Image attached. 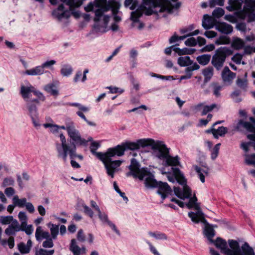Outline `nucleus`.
<instances>
[{
    "instance_id": "obj_29",
    "label": "nucleus",
    "mask_w": 255,
    "mask_h": 255,
    "mask_svg": "<svg viewBox=\"0 0 255 255\" xmlns=\"http://www.w3.org/2000/svg\"><path fill=\"white\" fill-rule=\"evenodd\" d=\"M204 234L210 242L213 241V238L215 235V231L213 225L205 227Z\"/></svg>"
},
{
    "instance_id": "obj_19",
    "label": "nucleus",
    "mask_w": 255,
    "mask_h": 255,
    "mask_svg": "<svg viewBox=\"0 0 255 255\" xmlns=\"http://www.w3.org/2000/svg\"><path fill=\"white\" fill-rule=\"evenodd\" d=\"M98 216L100 220L104 223H107L111 228L119 236L120 235L119 231L116 228V225L108 219L107 214L105 213H102L101 210L98 212Z\"/></svg>"
},
{
    "instance_id": "obj_35",
    "label": "nucleus",
    "mask_w": 255,
    "mask_h": 255,
    "mask_svg": "<svg viewBox=\"0 0 255 255\" xmlns=\"http://www.w3.org/2000/svg\"><path fill=\"white\" fill-rule=\"evenodd\" d=\"M47 227L50 229L51 237L53 240H55L59 233V226L49 223L47 224Z\"/></svg>"
},
{
    "instance_id": "obj_49",
    "label": "nucleus",
    "mask_w": 255,
    "mask_h": 255,
    "mask_svg": "<svg viewBox=\"0 0 255 255\" xmlns=\"http://www.w3.org/2000/svg\"><path fill=\"white\" fill-rule=\"evenodd\" d=\"M74 122L70 119H66L65 122V126H59V130L60 129L66 130L67 133L70 129Z\"/></svg>"
},
{
    "instance_id": "obj_47",
    "label": "nucleus",
    "mask_w": 255,
    "mask_h": 255,
    "mask_svg": "<svg viewBox=\"0 0 255 255\" xmlns=\"http://www.w3.org/2000/svg\"><path fill=\"white\" fill-rule=\"evenodd\" d=\"M18 218L20 221V226H25L27 222V216L24 212L20 211L18 214Z\"/></svg>"
},
{
    "instance_id": "obj_15",
    "label": "nucleus",
    "mask_w": 255,
    "mask_h": 255,
    "mask_svg": "<svg viewBox=\"0 0 255 255\" xmlns=\"http://www.w3.org/2000/svg\"><path fill=\"white\" fill-rule=\"evenodd\" d=\"M215 25L217 30L224 34H230L233 30V27L231 25L224 22L215 21Z\"/></svg>"
},
{
    "instance_id": "obj_58",
    "label": "nucleus",
    "mask_w": 255,
    "mask_h": 255,
    "mask_svg": "<svg viewBox=\"0 0 255 255\" xmlns=\"http://www.w3.org/2000/svg\"><path fill=\"white\" fill-rule=\"evenodd\" d=\"M197 198L195 195L193 197L189 198V201L188 203L186 204V206L189 209L193 208L194 205L197 202Z\"/></svg>"
},
{
    "instance_id": "obj_50",
    "label": "nucleus",
    "mask_w": 255,
    "mask_h": 255,
    "mask_svg": "<svg viewBox=\"0 0 255 255\" xmlns=\"http://www.w3.org/2000/svg\"><path fill=\"white\" fill-rule=\"evenodd\" d=\"M18 251L22 254H28L30 250L28 248L24 243H20L17 245Z\"/></svg>"
},
{
    "instance_id": "obj_4",
    "label": "nucleus",
    "mask_w": 255,
    "mask_h": 255,
    "mask_svg": "<svg viewBox=\"0 0 255 255\" xmlns=\"http://www.w3.org/2000/svg\"><path fill=\"white\" fill-rule=\"evenodd\" d=\"M233 50L227 46H221L215 51L212 56L211 64L217 71H220L224 66L227 58L233 54Z\"/></svg>"
},
{
    "instance_id": "obj_48",
    "label": "nucleus",
    "mask_w": 255,
    "mask_h": 255,
    "mask_svg": "<svg viewBox=\"0 0 255 255\" xmlns=\"http://www.w3.org/2000/svg\"><path fill=\"white\" fill-rule=\"evenodd\" d=\"M230 38L225 35H221L219 38L216 41V44L217 45L221 44H228L230 43Z\"/></svg>"
},
{
    "instance_id": "obj_28",
    "label": "nucleus",
    "mask_w": 255,
    "mask_h": 255,
    "mask_svg": "<svg viewBox=\"0 0 255 255\" xmlns=\"http://www.w3.org/2000/svg\"><path fill=\"white\" fill-rule=\"evenodd\" d=\"M228 3L229 5L227 6L226 8L229 11H233L239 9L242 6L241 0H229Z\"/></svg>"
},
{
    "instance_id": "obj_38",
    "label": "nucleus",
    "mask_w": 255,
    "mask_h": 255,
    "mask_svg": "<svg viewBox=\"0 0 255 255\" xmlns=\"http://www.w3.org/2000/svg\"><path fill=\"white\" fill-rule=\"evenodd\" d=\"M194 169L197 172L199 178H200L201 181L202 183L205 182V176L204 174H205L206 175L208 174V170H204L202 169L200 167L196 165L194 167Z\"/></svg>"
},
{
    "instance_id": "obj_27",
    "label": "nucleus",
    "mask_w": 255,
    "mask_h": 255,
    "mask_svg": "<svg viewBox=\"0 0 255 255\" xmlns=\"http://www.w3.org/2000/svg\"><path fill=\"white\" fill-rule=\"evenodd\" d=\"M241 127L246 128L250 132H255V126L250 122L240 120L237 124V128L239 129Z\"/></svg>"
},
{
    "instance_id": "obj_18",
    "label": "nucleus",
    "mask_w": 255,
    "mask_h": 255,
    "mask_svg": "<svg viewBox=\"0 0 255 255\" xmlns=\"http://www.w3.org/2000/svg\"><path fill=\"white\" fill-rule=\"evenodd\" d=\"M70 250L72 252L73 255H81L86 254V249L85 247L80 248L76 244V241L72 239L69 248Z\"/></svg>"
},
{
    "instance_id": "obj_37",
    "label": "nucleus",
    "mask_w": 255,
    "mask_h": 255,
    "mask_svg": "<svg viewBox=\"0 0 255 255\" xmlns=\"http://www.w3.org/2000/svg\"><path fill=\"white\" fill-rule=\"evenodd\" d=\"M211 58V56L210 54H203L198 56L196 60L200 64L205 66L209 63Z\"/></svg>"
},
{
    "instance_id": "obj_12",
    "label": "nucleus",
    "mask_w": 255,
    "mask_h": 255,
    "mask_svg": "<svg viewBox=\"0 0 255 255\" xmlns=\"http://www.w3.org/2000/svg\"><path fill=\"white\" fill-rule=\"evenodd\" d=\"M68 7L66 8L64 6L63 4H60L59 6L52 11V15L58 20H62V19L68 18L71 14L70 11L75 7H72L71 8Z\"/></svg>"
},
{
    "instance_id": "obj_6",
    "label": "nucleus",
    "mask_w": 255,
    "mask_h": 255,
    "mask_svg": "<svg viewBox=\"0 0 255 255\" xmlns=\"http://www.w3.org/2000/svg\"><path fill=\"white\" fill-rule=\"evenodd\" d=\"M228 243L231 249L227 248L226 255H255L254 249L247 242L242 246L241 248L236 240H229Z\"/></svg>"
},
{
    "instance_id": "obj_56",
    "label": "nucleus",
    "mask_w": 255,
    "mask_h": 255,
    "mask_svg": "<svg viewBox=\"0 0 255 255\" xmlns=\"http://www.w3.org/2000/svg\"><path fill=\"white\" fill-rule=\"evenodd\" d=\"M221 145V143H217L215 145V146L214 147L212 150L211 153V158L213 160L215 159L219 154V149H220V146Z\"/></svg>"
},
{
    "instance_id": "obj_26",
    "label": "nucleus",
    "mask_w": 255,
    "mask_h": 255,
    "mask_svg": "<svg viewBox=\"0 0 255 255\" xmlns=\"http://www.w3.org/2000/svg\"><path fill=\"white\" fill-rule=\"evenodd\" d=\"M129 63L131 68L136 67L137 65V57L138 55V52L134 48L131 49L129 53Z\"/></svg>"
},
{
    "instance_id": "obj_52",
    "label": "nucleus",
    "mask_w": 255,
    "mask_h": 255,
    "mask_svg": "<svg viewBox=\"0 0 255 255\" xmlns=\"http://www.w3.org/2000/svg\"><path fill=\"white\" fill-rule=\"evenodd\" d=\"M225 13L224 10L221 7L216 8L212 12V15L217 18H219L222 17Z\"/></svg>"
},
{
    "instance_id": "obj_33",
    "label": "nucleus",
    "mask_w": 255,
    "mask_h": 255,
    "mask_svg": "<svg viewBox=\"0 0 255 255\" xmlns=\"http://www.w3.org/2000/svg\"><path fill=\"white\" fill-rule=\"evenodd\" d=\"M13 204L19 208L25 207L27 203V200L25 198L19 199L17 195H15L12 198Z\"/></svg>"
},
{
    "instance_id": "obj_5",
    "label": "nucleus",
    "mask_w": 255,
    "mask_h": 255,
    "mask_svg": "<svg viewBox=\"0 0 255 255\" xmlns=\"http://www.w3.org/2000/svg\"><path fill=\"white\" fill-rule=\"evenodd\" d=\"M159 147L155 149L158 151L157 157L160 159H165L164 165L166 166H180V158L178 155L175 157L169 155V149L164 144L163 141L158 140Z\"/></svg>"
},
{
    "instance_id": "obj_36",
    "label": "nucleus",
    "mask_w": 255,
    "mask_h": 255,
    "mask_svg": "<svg viewBox=\"0 0 255 255\" xmlns=\"http://www.w3.org/2000/svg\"><path fill=\"white\" fill-rule=\"evenodd\" d=\"M203 215V212H190L188 213V216L191 218V221L196 224L199 223L201 220V217Z\"/></svg>"
},
{
    "instance_id": "obj_7",
    "label": "nucleus",
    "mask_w": 255,
    "mask_h": 255,
    "mask_svg": "<svg viewBox=\"0 0 255 255\" xmlns=\"http://www.w3.org/2000/svg\"><path fill=\"white\" fill-rule=\"evenodd\" d=\"M151 146L152 149L155 151V149L159 147L158 140H154L152 138H141L136 140L135 141H128V150H136L140 147Z\"/></svg>"
},
{
    "instance_id": "obj_40",
    "label": "nucleus",
    "mask_w": 255,
    "mask_h": 255,
    "mask_svg": "<svg viewBox=\"0 0 255 255\" xmlns=\"http://www.w3.org/2000/svg\"><path fill=\"white\" fill-rule=\"evenodd\" d=\"M204 20L202 21V26L205 29H209L213 27V25H211V21L212 18L208 14L204 15Z\"/></svg>"
},
{
    "instance_id": "obj_2",
    "label": "nucleus",
    "mask_w": 255,
    "mask_h": 255,
    "mask_svg": "<svg viewBox=\"0 0 255 255\" xmlns=\"http://www.w3.org/2000/svg\"><path fill=\"white\" fill-rule=\"evenodd\" d=\"M127 147L128 142H126L123 145H118L115 147L109 148L106 152V154L100 160L104 163L107 174L112 178L114 177L116 168L120 166L122 163L121 160H112V158L116 155H123Z\"/></svg>"
},
{
    "instance_id": "obj_41",
    "label": "nucleus",
    "mask_w": 255,
    "mask_h": 255,
    "mask_svg": "<svg viewBox=\"0 0 255 255\" xmlns=\"http://www.w3.org/2000/svg\"><path fill=\"white\" fill-rule=\"evenodd\" d=\"M44 128H49V132L51 133L56 134L59 132V126L56 124L51 123H45L43 125Z\"/></svg>"
},
{
    "instance_id": "obj_13",
    "label": "nucleus",
    "mask_w": 255,
    "mask_h": 255,
    "mask_svg": "<svg viewBox=\"0 0 255 255\" xmlns=\"http://www.w3.org/2000/svg\"><path fill=\"white\" fill-rule=\"evenodd\" d=\"M140 165L139 162L135 158H132L130 160V164L128 166V175H131L135 178H139L141 174L142 170H148L147 168L140 169Z\"/></svg>"
},
{
    "instance_id": "obj_9",
    "label": "nucleus",
    "mask_w": 255,
    "mask_h": 255,
    "mask_svg": "<svg viewBox=\"0 0 255 255\" xmlns=\"http://www.w3.org/2000/svg\"><path fill=\"white\" fill-rule=\"evenodd\" d=\"M67 135L70 138L66 140L68 144H74L75 146L82 145L86 144L87 141L85 139L82 137L79 130L76 128L75 124L74 123L70 129L68 131Z\"/></svg>"
},
{
    "instance_id": "obj_54",
    "label": "nucleus",
    "mask_w": 255,
    "mask_h": 255,
    "mask_svg": "<svg viewBox=\"0 0 255 255\" xmlns=\"http://www.w3.org/2000/svg\"><path fill=\"white\" fill-rule=\"evenodd\" d=\"M216 107L217 105L216 104H213L210 106H205L203 107L201 115L205 116L207 115L209 112H211L214 108Z\"/></svg>"
},
{
    "instance_id": "obj_60",
    "label": "nucleus",
    "mask_w": 255,
    "mask_h": 255,
    "mask_svg": "<svg viewBox=\"0 0 255 255\" xmlns=\"http://www.w3.org/2000/svg\"><path fill=\"white\" fill-rule=\"evenodd\" d=\"M20 227L21 228V231L25 232L28 235H30L33 233V229L31 225H27V224H26V226H21Z\"/></svg>"
},
{
    "instance_id": "obj_34",
    "label": "nucleus",
    "mask_w": 255,
    "mask_h": 255,
    "mask_svg": "<svg viewBox=\"0 0 255 255\" xmlns=\"http://www.w3.org/2000/svg\"><path fill=\"white\" fill-rule=\"evenodd\" d=\"M72 67L69 64L63 65L60 70V73L63 77H69L73 72Z\"/></svg>"
},
{
    "instance_id": "obj_31",
    "label": "nucleus",
    "mask_w": 255,
    "mask_h": 255,
    "mask_svg": "<svg viewBox=\"0 0 255 255\" xmlns=\"http://www.w3.org/2000/svg\"><path fill=\"white\" fill-rule=\"evenodd\" d=\"M202 73L204 76V83H207L210 80L214 75L213 67L209 66L203 70Z\"/></svg>"
},
{
    "instance_id": "obj_63",
    "label": "nucleus",
    "mask_w": 255,
    "mask_h": 255,
    "mask_svg": "<svg viewBox=\"0 0 255 255\" xmlns=\"http://www.w3.org/2000/svg\"><path fill=\"white\" fill-rule=\"evenodd\" d=\"M52 240H53L51 237H50L43 242L42 244L43 247L45 248H51L53 247L54 244Z\"/></svg>"
},
{
    "instance_id": "obj_30",
    "label": "nucleus",
    "mask_w": 255,
    "mask_h": 255,
    "mask_svg": "<svg viewBox=\"0 0 255 255\" xmlns=\"http://www.w3.org/2000/svg\"><path fill=\"white\" fill-rule=\"evenodd\" d=\"M179 55L181 56L183 55H191L193 54L196 51L195 49L188 48L186 47L180 49L178 47H174L173 49Z\"/></svg>"
},
{
    "instance_id": "obj_59",
    "label": "nucleus",
    "mask_w": 255,
    "mask_h": 255,
    "mask_svg": "<svg viewBox=\"0 0 255 255\" xmlns=\"http://www.w3.org/2000/svg\"><path fill=\"white\" fill-rule=\"evenodd\" d=\"M248 11V7L247 6H245L242 10L238 12L237 16L242 19H245L247 16Z\"/></svg>"
},
{
    "instance_id": "obj_53",
    "label": "nucleus",
    "mask_w": 255,
    "mask_h": 255,
    "mask_svg": "<svg viewBox=\"0 0 255 255\" xmlns=\"http://www.w3.org/2000/svg\"><path fill=\"white\" fill-rule=\"evenodd\" d=\"M216 130L215 134H216L218 137L219 136H224L228 132V128L221 126L219 127L218 129H216Z\"/></svg>"
},
{
    "instance_id": "obj_23",
    "label": "nucleus",
    "mask_w": 255,
    "mask_h": 255,
    "mask_svg": "<svg viewBox=\"0 0 255 255\" xmlns=\"http://www.w3.org/2000/svg\"><path fill=\"white\" fill-rule=\"evenodd\" d=\"M57 84L58 82H56V83H49L44 86L43 89L46 92L50 94L51 95L57 96L59 94V92L57 86Z\"/></svg>"
},
{
    "instance_id": "obj_43",
    "label": "nucleus",
    "mask_w": 255,
    "mask_h": 255,
    "mask_svg": "<svg viewBox=\"0 0 255 255\" xmlns=\"http://www.w3.org/2000/svg\"><path fill=\"white\" fill-rule=\"evenodd\" d=\"M148 235L156 239V240H167V236L164 233H161L160 232L156 231L155 232H149Z\"/></svg>"
},
{
    "instance_id": "obj_20",
    "label": "nucleus",
    "mask_w": 255,
    "mask_h": 255,
    "mask_svg": "<svg viewBox=\"0 0 255 255\" xmlns=\"http://www.w3.org/2000/svg\"><path fill=\"white\" fill-rule=\"evenodd\" d=\"M222 78L224 82H231L236 76V74L232 72L228 66H225L221 74Z\"/></svg>"
},
{
    "instance_id": "obj_21",
    "label": "nucleus",
    "mask_w": 255,
    "mask_h": 255,
    "mask_svg": "<svg viewBox=\"0 0 255 255\" xmlns=\"http://www.w3.org/2000/svg\"><path fill=\"white\" fill-rule=\"evenodd\" d=\"M211 243L214 244L217 249L221 250V253L225 255L227 248V244L225 240L220 237H218L215 240H213V241H212Z\"/></svg>"
},
{
    "instance_id": "obj_8",
    "label": "nucleus",
    "mask_w": 255,
    "mask_h": 255,
    "mask_svg": "<svg viewBox=\"0 0 255 255\" xmlns=\"http://www.w3.org/2000/svg\"><path fill=\"white\" fill-rule=\"evenodd\" d=\"M173 174L176 179L177 182L183 186V194L184 195L183 199L189 198L192 195V191L191 188L187 185V180L185 179L183 174L181 170L177 167L172 168Z\"/></svg>"
},
{
    "instance_id": "obj_3",
    "label": "nucleus",
    "mask_w": 255,
    "mask_h": 255,
    "mask_svg": "<svg viewBox=\"0 0 255 255\" xmlns=\"http://www.w3.org/2000/svg\"><path fill=\"white\" fill-rule=\"evenodd\" d=\"M59 141L55 143V150L58 158L61 159L64 162H66L69 156L70 159L78 158L83 159V156L77 154V147L74 144H68L66 138L63 133L59 135Z\"/></svg>"
},
{
    "instance_id": "obj_24",
    "label": "nucleus",
    "mask_w": 255,
    "mask_h": 255,
    "mask_svg": "<svg viewBox=\"0 0 255 255\" xmlns=\"http://www.w3.org/2000/svg\"><path fill=\"white\" fill-rule=\"evenodd\" d=\"M35 238L38 241H41L43 239H47L50 237L49 232L44 231L41 226H38L35 231Z\"/></svg>"
},
{
    "instance_id": "obj_44",
    "label": "nucleus",
    "mask_w": 255,
    "mask_h": 255,
    "mask_svg": "<svg viewBox=\"0 0 255 255\" xmlns=\"http://www.w3.org/2000/svg\"><path fill=\"white\" fill-rule=\"evenodd\" d=\"M15 220L12 216H1L0 217V223L2 225H9Z\"/></svg>"
},
{
    "instance_id": "obj_42",
    "label": "nucleus",
    "mask_w": 255,
    "mask_h": 255,
    "mask_svg": "<svg viewBox=\"0 0 255 255\" xmlns=\"http://www.w3.org/2000/svg\"><path fill=\"white\" fill-rule=\"evenodd\" d=\"M181 5V2H177L175 4H173L169 1L167 5H165V9L166 11L169 13H172L173 12V9H179Z\"/></svg>"
},
{
    "instance_id": "obj_45",
    "label": "nucleus",
    "mask_w": 255,
    "mask_h": 255,
    "mask_svg": "<svg viewBox=\"0 0 255 255\" xmlns=\"http://www.w3.org/2000/svg\"><path fill=\"white\" fill-rule=\"evenodd\" d=\"M140 10L142 11V14L144 13L146 15H151L153 14H157V12L156 11H154L152 8L150 7H147L145 5H141L139 6Z\"/></svg>"
},
{
    "instance_id": "obj_64",
    "label": "nucleus",
    "mask_w": 255,
    "mask_h": 255,
    "mask_svg": "<svg viewBox=\"0 0 255 255\" xmlns=\"http://www.w3.org/2000/svg\"><path fill=\"white\" fill-rule=\"evenodd\" d=\"M238 86L243 89H245L247 87V81L241 78H238L237 80Z\"/></svg>"
},
{
    "instance_id": "obj_25",
    "label": "nucleus",
    "mask_w": 255,
    "mask_h": 255,
    "mask_svg": "<svg viewBox=\"0 0 255 255\" xmlns=\"http://www.w3.org/2000/svg\"><path fill=\"white\" fill-rule=\"evenodd\" d=\"M44 73L45 71L41 65L25 71V74L29 76L41 75Z\"/></svg>"
},
{
    "instance_id": "obj_55",
    "label": "nucleus",
    "mask_w": 255,
    "mask_h": 255,
    "mask_svg": "<svg viewBox=\"0 0 255 255\" xmlns=\"http://www.w3.org/2000/svg\"><path fill=\"white\" fill-rule=\"evenodd\" d=\"M56 62L54 60H50L45 61L41 64V65L44 70L45 68L52 69L53 66L56 64Z\"/></svg>"
},
{
    "instance_id": "obj_61",
    "label": "nucleus",
    "mask_w": 255,
    "mask_h": 255,
    "mask_svg": "<svg viewBox=\"0 0 255 255\" xmlns=\"http://www.w3.org/2000/svg\"><path fill=\"white\" fill-rule=\"evenodd\" d=\"M70 105L71 106L77 107L79 109V110L81 111L82 112H87L89 111V108L88 107L83 106L81 104L78 103H70Z\"/></svg>"
},
{
    "instance_id": "obj_22",
    "label": "nucleus",
    "mask_w": 255,
    "mask_h": 255,
    "mask_svg": "<svg viewBox=\"0 0 255 255\" xmlns=\"http://www.w3.org/2000/svg\"><path fill=\"white\" fill-rule=\"evenodd\" d=\"M100 144L99 142L96 141H93L91 143L90 149L92 154L96 155L97 158L101 160L106 154V152L102 153L101 152H96V150L100 147Z\"/></svg>"
},
{
    "instance_id": "obj_1",
    "label": "nucleus",
    "mask_w": 255,
    "mask_h": 255,
    "mask_svg": "<svg viewBox=\"0 0 255 255\" xmlns=\"http://www.w3.org/2000/svg\"><path fill=\"white\" fill-rule=\"evenodd\" d=\"M120 6L119 2L116 0H109L108 4L105 6L104 5L102 0H94L85 6L84 9L87 12L93 11L96 9L95 11V17L94 20L95 21H99L102 14L111 9L114 15V19L115 22H118L122 19L121 17L118 15Z\"/></svg>"
},
{
    "instance_id": "obj_62",
    "label": "nucleus",
    "mask_w": 255,
    "mask_h": 255,
    "mask_svg": "<svg viewBox=\"0 0 255 255\" xmlns=\"http://www.w3.org/2000/svg\"><path fill=\"white\" fill-rule=\"evenodd\" d=\"M54 253V250L47 251L43 249H40L36 252V255H52Z\"/></svg>"
},
{
    "instance_id": "obj_46",
    "label": "nucleus",
    "mask_w": 255,
    "mask_h": 255,
    "mask_svg": "<svg viewBox=\"0 0 255 255\" xmlns=\"http://www.w3.org/2000/svg\"><path fill=\"white\" fill-rule=\"evenodd\" d=\"M142 15V11L140 10L139 7L137 9L131 13L130 14V19L132 21H139V17Z\"/></svg>"
},
{
    "instance_id": "obj_57",
    "label": "nucleus",
    "mask_w": 255,
    "mask_h": 255,
    "mask_svg": "<svg viewBox=\"0 0 255 255\" xmlns=\"http://www.w3.org/2000/svg\"><path fill=\"white\" fill-rule=\"evenodd\" d=\"M248 20L247 21L249 23L252 22L255 20V13L253 9H251L248 7V11L247 13Z\"/></svg>"
},
{
    "instance_id": "obj_16",
    "label": "nucleus",
    "mask_w": 255,
    "mask_h": 255,
    "mask_svg": "<svg viewBox=\"0 0 255 255\" xmlns=\"http://www.w3.org/2000/svg\"><path fill=\"white\" fill-rule=\"evenodd\" d=\"M20 227L18 222L15 219L6 228L4 233L7 236L15 235L16 232L21 231Z\"/></svg>"
},
{
    "instance_id": "obj_51",
    "label": "nucleus",
    "mask_w": 255,
    "mask_h": 255,
    "mask_svg": "<svg viewBox=\"0 0 255 255\" xmlns=\"http://www.w3.org/2000/svg\"><path fill=\"white\" fill-rule=\"evenodd\" d=\"M14 184V180L11 177H6L4 178L1 184V187H5L8 186H12Z\"/></svg>"
},
{
    "instance_id": "obj_10",
    "label": "nucleus",
    "mask_w": 255,
    "mask_h": 255,
    "mask_svg": "<svg viewBox=\"0 0 255 255\" xmlns=\"http://www.w3.org/2000/svg\"><path fill=\"white\" fill-rule=\"evenodd\" d=\"M25 107L27 111V114L30 117L33 126L36 129H39L41 126L39 118L38 108L36 104L29 101H26Z\"/></svg>"
},
{
    "instance_id": "obj_11",
    "label": "nucleus",
    "mask_w": 255,
    "mask_h": 255,
    "mask_svg": "<svg viewBox=\"0 0 255 255\" xmlns=\"http://www.w3.org/2000/svg\"><path fill=\"white\" fill-rule=\"evenodd\" d=\"M144 178V185L147 188H156L158 186L159 181L155 179L154 175L149 170H142L140 177L138 179L143 180Z\"/></svg>"
},
{
    "instance_id": "obj_32",
    "label": "nucleus",
    "mask_w": 255,
    "mask_h": 255,
    "mask_svg": "<svg viewBox=\"0 0 255 255\" xmlns=\"http://www.w3.org/2000/svg\"><path fill=\"white\" fill-rule=\"evenodd\" d=\"M177 63L180 66L185 67L192 65L193 63V61L191 60L190 57L188 56L184 57L181 56L178 58Z\"/></svg>"
},
{
    "instance_id": "obj_17",
    "label": "nucleus",
    "mask_w": 255,
    "mask_h": 255,
    "mask_svg": "<svg viewBox=\"0 0 255 255\" xmlns=\"http://www.w3.org/2000/svg\"><path fill=\"white\" fill-rule=\"evenodd\" d=\"M34 89V87L29 83L27 86L21 85L20 93L25 102L29 101L30 94L33 93Z\"/></svg>"
},
{
    "instance_id": "obj_39",
    "label": "nucleus",
    "mask_w": 255,
    "mask_h": 255,
    "mask_svg": "<svg viewBox=\"0 0 255 255\" xmlns=\"http://www.w3.org/2000/svg\"><path fill=\"white\" fill-rule=\"evenodd\" d=\"M245 42L241 38L237 37L232 43V47L235 50H240L243 48Z\"/></svg>"
},
{
    "instance_id": "obj_14",
    "label": "nucleus",
    "mask_w": 255,
    "mask_h": 255,
    "mask_svg": "<svg viewBox=\"0 0 255 255\" xmlns=\"http://www.w3.org/2000/svg\"><path fill=\"white\" fill-rule=\"evenodd\" d=\"M157 193L161 196L162 200H164L169 195H171L172 190L167 182L159 181L158 184Z\"/></svg>"
}]
</instances>
